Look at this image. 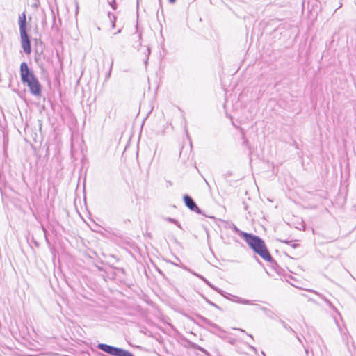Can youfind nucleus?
<instances>
[{
	"label": "nucleus",
	"instance_id": "1",
	"mask_svg": "<svg viewBox=\"0 0 356 356\" xmlns=\"http://www.w3.org/2000/svg\"><path fill=\"white\" fill-rule=\"evenodd\" d=\"M235 229L239 233L240 236L244 239L254 253L259 255L265 261L270 263L272 267L277 270L278 265L272 257L264 241L261 237L257 235L240 231L236 227Z\"/></svg>",
	"mask_w": 356,
	"mask_h": 356
},
{
	"label": "nucleus",
	"instance_id": "2",
	"mask_svg": "<svg viewBox=\"0 0 356 356\" xmlns=\"http://www.w3.org/2000/svg\"><path fill=\"white\" fill-rule=\"evenodd\" d=\"M20 77L22 83L26 84L29 81L37 77L33 71L29 67L26 62H23L20 65Z\"/></svg>",
	"mask_w": 356,
	"mask_h": 356
},
{
	"label": "nucleus",
	"instance_id": "3",
	"mask_svg": "<svg viewBox=\"0 0 356 356\" xmlns=\"http://www.w3.org/2000/svg\"><path fill=\"white\" fill-rule=\"evenodd\" d=\"M29 87L30 92L36 97H39L42 94V86L37 77L26 83Z\"/></svg>",
	"mask_w": 356,
	"mask_h": 356
},
{
	"label": "nucleus",
	"instance_id": "4",
	"mask_svg": "<svg viewBox=\"0 0 356 356\" xmlns=\"http://www.w3.org/2000/svg\"><path fill=\"white\" fill-rule=\"evenodd\" d=\"M183 200L185 205L192 211L197 213V214H202V210L198 207L193 199L188 195L185 194L183 196Z\"/></svg>",
	"mask_w": 356,
	"mask_h": 356
},
{
	"label": "nucleus",
	"instance_id": "5",
	"mask_svg": "<svg viewBox=\"0 0 356 356\" xmlns=\"http://www.w3.org/2000/svg\"><path fill=\"white\" fill-rule=\"evenodd\" d=\"M113 280L121 284H126L127 275L123 268L113 267Z\"/></svg>",
	"mask_w": 356,
	"mask_h": 356
},
{
	"label": "nucleus",
	"instance_id": "6",
	"mask_svg": "<svg viewBox=\"0 0 356 356\" xmlns=\"http://www.w3.org/2000/svg\"><path fill=\"white\" fill-rule=\"evenodd\" d=\"M21 43L25 54H30L31 52V38L27 33H20Z\"/></svg>",
	"mask_w": 356,
	"mask_h": 356
},
{
	"label": "nucleus",
	"instance_id": "7",
	"mask_svg": "<svg viewBox=\"0 0 356 356\" xmlns=\"http://www.w3.org/2000/svg\"><path fill=\"white\" fill-rule=\"evenodd\" d=\"M19 33H27V23L25 12H23L19 17Z\"/></svg>",
	"mask_w": 356,
	"mask_h": 356
},
{
	"label": "nucleus",
	"instance_id": "8",
	"mask_svg": "<svg viewBox=\"0 0 356 356\" xmlns=\"http://www.w3.org/2000/svg\"><path fill=\"white\" fill-rule=\"evenodd\" d=\"M197 318L200 321V322L204 325H208L209 327L213 328L216 330H221L220 327L216 323L211 321L209 319L204 317L200 314L196 315Z\"/></svg>",
	"mask_w": 356,
	"mask_h": 356
},
{
	"label": "nucleus",
	"instance_id": "9",
	"mask_svg": "<svg viewBox=\"0 0 356 356\" xmlns=\"http://www.w3.org/2000/svg\"><path fill=\"white\" fill-rule=\"evenodd\" d=\"M113 356H134L131 352L121 348L113 346Z\"/></svg>",
	"mask_w": 356,
	"mask_h": 356
},
{
	"label": "nucleus",
	"instance_id": "10",
	"mask_svg": "<svg viewBox=\"0 0 356 356\" xmlns=\"http://www.w3.org/2000/svg\"><path fill=\"white\" fill-rule=\"evenodd\" d=\"M195 275H196L197 277H200V279H202L205 283H207L210 287H211L212 289H213L214 290H216V291H218L219 293H220L222 296H223L225 298L229 299V298L228 297V296H232L231 294L229 293H225L223 291L220 290V289L218 288H216L214 286H213L206 278H204L203 276L200 275H198L197 273H193Z\"/></svg>",
	"mask_w": 356,
	"mask_h": 356
},
{
	"label": "nucleus",
	"instance_id": "11",
	"mask_svg": "<svg viewBox=\"0 0 356 356\" xmlns=\"http://www.w3.org/2000/svg\"><path fill=\"white\" fill-rule=\"evenodd\" d=\"M96 347L104 353L111 355V346L104 343H98Z\"/></svg>",
	"mask_w": 356,
	"mask_h": 356
},
{
	"label": "nucleus",
	"instance_id": "12",
	"mask_svg": "<svg viewBox=\"0 0 356 356\" xmlns=\"http://www.w3.org/2000/svg\"><path fill=\"white\" fill-rule=\"evenodd\" d=\"M233 297L234 298V299L232 300V301H234V302H238L240 304H243V305H253V303L252 302L251 300H245V299H243V298L238 297V296H233Z\"/></svg>",
	"mask_w": 356,
	"mask_h": 356
},
{
	"label": "nucleus",
	"instance_id": "13",
	"mask_svg": "<svg viewBox=\"0 0 356 356\" xmlns=\"http://www.w3.org/2000/svg\"><path fill=\"white\" fill-rule=\"evenodd\" d=\"M279 322L282 324V325L283 326V327L284 329H286V330L289 331L291 333H292L293 334H296V331H294L293 329H292L288 324L286 323V322H284L283 320L282 319H280L279 320Z\"/></svg>",
	"mask_w": 356,
	"mask_h": 356
},
{
	"label": "nucleus",
	"instance_id": "14",
	"mask_svg": "<svg viewBox=\"0 0 356 356\" xmlns=\"http://www.w3.org/2000/svg\"><path fill=\"white\" fill-rule=\"evenodd\" d=\"M321 298L324 300V301L329 305V307L334 310H337V309L334 307V306L331 303L330 300H328L327 298L323 297V296L320 295L319 293H316Z\"/></svg>",
	"mask_w": 356,
	"mask_h": 356
},
{
	"label": "nucleus",
	"instance_id": "15",
	"mask_svg": "<svg viewBox=\"0 0 356 356\" xmlns=\"http://www.w3.org/2000/svg\"><path fill=\"white\" fill-rule=\"evenodd\" d=\"M242 139H243V143L250 150V147L249 145V143L248 139L245 138V135L243 131H242Z\"/></svg>",
	"mask_w": 356,
	"mask_h": 356
},
{
	"label": "nucleus",
	"instance_id": "16",
	"mask_svg": "<svg viewBox=\"0 0 356 356\" xmlns=\"http://www.w3.org/2000/svg\"><path fill=\"white\" fill-rule=\"evenodd\" d=\"M166 220L175 224L179 228H181L180 223L176 219L171 218H167Z\"/></svg>",
	"mask_w": 356,
	"mask_h": 356
},
{
	"label": "nucleus",
	"instance_id": "17",
	"mask_svg": "<svg viewBox=\"0 0 356 356\" xmlns=\"http://www.w3.org/2000/svg\"><path fill=\"white\" fill-rule=\"evenodd\" d=\"M203 298L205 300V301L209 304L210 305L217 308L218 309H220V307L219 306H218L216 304H215L214 302H211V300H209L208 298H207L206 297L203 296Z\"/></svg>",
	"mask_w": 356,
	"mask_h": 356
},
{
	"label": "nucleus",
	"instance_id": "18",
	"mask_svg": "<svg viewBox=\"0 0 356 356\" xmlns=\"http://www.w3.org/2000/svg\"><path fill=\"white\" fill-rule=\"evenodd\" d=\"M258 308L259 309H261V311L264 312V313L266 314V312H271V311L263 306H261V305H257Z\"/></svg>",
	"mask_w": 356,
	"mask_h": 356
},
{
	"label": "nucleus",
	"instance_id": "19",
	"mask_svg": "<svg viewBox=\"0 0 356 356\" xmlns=\"http://www.w3.org/2000/svg\"><path fill=\"white\" fill-rule=\"evenodd\" d=\"M343 341L346 344L348 349L350 350V347H349L348 341V336L347 335L345 334L344 336H343Z\"/></svg>",
	"mask_w": 356,
	"mask_h": 356
},
{
	"label": "nucleus",
	"instance_id": "20",
	"mask_svg": "<svg viewBox=\"0 0 356 356\" xmlns=\"http://www.w3.org/2000/svg\"><path fill=\"white\" fill-rule=\"evenodd\" d=\"M42 231L44 232V236H45V238H46V241H47V242H49V241H48V238H47V229H46V228L44 227V225H42Z\"/></svg>",
	"mask_w": 356,
	"mask_h": 356
},
{
	"label": "nucleus",
	"instance_id": "21",
	"mask_svg": "<svg viewBox=\"0 0 356 356\" xmlns=\"http://www.w3.org/2000/svg\"><path fill=\"white\" fill-rule=\"evenodd\" d=\"M280 242L286 243V244H291L292 243V241H287V240H279Z\"/></svg>",
	"mask_w": 356,
	"mask_h": 356
},
{
	"label": "nucleus",
	"instance_id": "22",
	"mask_svg": "<svg viewBox=\"0 0 356 356\" xmlns=\"http://www.w3.org/2000/svg\"><path fill=\"white\" fill-rule=\"evenodd\" d=\"M197 349H198L199 350L202 351V353H207V351L202 347L199 346H197V347H195Z\"/></svg>",
	"mask_w": 356,
	"mask_h": 356
},
{
	"label": "nucleus",
	"instance_id": "23",
	"mask_svg": "<svg viewBox=\"0 0 356 356\" xmlns=\"http://www.w3.org/2000/svg\"><path fill=\"white\" fill-rule=\"evenodd\" d=\"M289 245H291V247L293 248H296L297 247L299 246V244H298V243H293V242L291 244H289Z\"/></svg>",
	"mask_w": 356,
	"mask_h": 356
},
{
	"label": "nucleus",
	"instance_id": "24",
	"mask_svg": "<svg viewBox=\"0 0 356 356\" xmlns=\"http://www.w3.org/2000/svg\"><path fill=\"white\" fill-rule=\"evenodd\" d=\"M232 175V172H229V171H228V172H227L224 175V176L225 177V178H227L228 177L231 176Z\"/></svg>",
	"mask_w": 356,
	"mask_h": 356
},
{
	"label": "nucleus",
	"instance_id": "25",
	"mask_svg": "<svg viewBox=\"0 0 356 356\" xmlns=\"http://www.w3.org/2000/svg\"><path fill=\"white\" fill-rule=\"evenodd\" d=\"M113 29L115 26V17L113 15V24H112Z\"/></svg>",
	"mask_w": 356,
	"mask_h": 356
},
{
	"label": "nucleus",
	"instance_id": "26",
	"mask_svg": "<svg viewBox=\"0 0 356 356\" xmlns=\"http://www.w3.org/2000/svg\"><path fill=\"white\" fill-rule=\"evenodd\" d=\"M249 348L252 350L254 353H257V350L255 347L252 346H249Z\"/></svg>",
	"mask_w": 356,
	"mask_h": 356
},
{
	"label": "nucleus",
	"instance_id": "27",
	"mask_svg": "<svg viewBox=\"0 0 356 356\" xmlns=\"http://www.w3.org/2000/svg\"><path fill=\"white\" fill-rule=\"evenodd\" d=\"M243 204L244 206V209L247 211L248 207V204L245 202H243Z\"/></svg>",
	"mask_w": 356,
	"mask_h": 356
},
{
	"label": "nucleus",
	"instance_id": "28",
	"mask_svg": "<svg viewBox=\"0 0 356 356\" xmlns=\"http://www.w3.org/2000/svg\"><path fill=\"white\" fill-rule=\"evenodd\" d=\"M113 10L115 9V1L113 0V6H112Z\"/></svg>",
	"mask_w": 356,
	"mask_h": 356
},
{
	"label": "nucleus",
	"instance_id": "29",
	"mask_svg": "<svg viewBox=\"0 0 356 356\" xmlns=\"http://www.w3.org/2000/svg\"><path fill=\"white\" fill-rule=\"evenodd\" d=\"M273 312L271 311V312H266V314L270 317H272V314H273Z\"/></svg>",
	"mask_w": 356,
	"mask_h": 356
},
{
	"label": "nucleus",
	"instance_id": "30",
	"mask_svg": "<svg viewBox=\"0 0 356 356\" xmlns=\"http://www.w3.org/2000/svg\"><path fill=\"white\" fill-rule=\"evenodd\" d=\"M294 335L296 336V337L298 340V341L302 343V341H301L300 338L298 336V334H294Z\"/></svg>",
	"mask_w": 356,
	"mask_h": 356
},
{
	"label": "nucleus",
	"instance_id": "31",
	"mask_svg": "<svg viewBox=\"0 0 356 356\" xmlns=\"http://www.w3.org/2000/svg\"><path fill=\"white\" fill-rule=\"evenodd\" d=\"M233 329H234V330H239V331H241V332H245L244 330L241 329V328H233Z\"/></svg>",
	"mask_w": 356,
	"mask_h": 356
},
{
	"label": "nucleus",
	"instance_id": "32",
	"mask_svg": "<svg viewBox=\"0 0 356 356\" xmlns=\"http://www.w3.org/2000/svg\"><path fill=\"white\" fill-rule=\"evenodd\" d=\"M293 145L296 147V149L298 148V144L296 141H293Z\"/></svg>",
	"mask_w": 356,
	"mask_h": 356
},
{
	"label": "nucleus",
	"instance_id": "33",
	"mask_svg": "<svg viewBox=\"0 0 356 356\" xmlns=\"http://www.w3.org/2000/svg\"><path fill=\"white\" fill-rule=\"evenodd\" d=\"M168 1L170 3L172 4V3H175L176 0H168Z\"/></svg>",
	"mask_w": 356,
	"mask_h": 356
},
{
	"label": "nucleus",
	"instance_id": "34",
	"mask_svg": "<svg viewBox=\"0 0 356 356\" xmlns=\"http://www.w3.org/2000/svg\"><path fill=\"white\" fill-rule=\"evenodd\" d=\"M111 74V65L110 66L109 70H108V76H110Z\"/></svg>",
	"mask_w": 356,
	"mask_h": 356
},
{
	"label": "nucleus",
	"instance_id": "35",
	"mask_svg": "<svg viewBox=\"0 0 356 356\" xmlns=\"http://www.w3.org/2000/svg\"><path fill=\"white\" fill-rule=\"evenodd\" d=\"M120 32V29H118L116 32L114 33V34L119 33Z\"/></svg>",
	"mask_w": 356,
	"mask_h": 356
},
{
	"label": "nucleus",
	"instance_id": "36",
	"mask_svg": "<svg viewBox=\"0 0 356 356\" xmlns=\"http://www.w3.org/2000/svg\"><path fill=\"white\" fill-rule=\"evenodd\" d=\"M248 334V335L251 339H253V337H252V334Z\"/></svg>",
	"mask_w": 356,
	"mask_h": 356
},
{
	"label": "nucleus",
	"instance_id": "37",
	"mask_svg": "<svg viewBox=\"0 0 356 356\" xmlns=\"http://www.w3.org/2000/svg\"><path fill=\"white\" fill-rule=\"evenodd\" d=\"M137 37L138 38V39L140 40L141 38V34H139L138 35H137Z\"/></svg>",
	"mask_w": 356,
	"mask_h": 356
},
{
	"label": "nucleus",
	"instance_id": "38",
	"mask_svg": "<svg viewBox=\"0 0 356 356\" xmlns=\"http://www.w3.org/2000/svg\"><path fill=\"white\" fill-rule=\"evenodd\" d=\"M107 1H108V3L111 6V1L110 0H107Z\"/></svg>",
	"mask_w": 356,
	"mask_h": 356
},
{
	"label": "nucleus",
	"instance_id": "39",
	"mask_svg": "<svg viewBox=\"0 0 356 356\" xmlns=\"http://www.w3.org/2000/svg\"><path fill=\"white\" fill-rule=\"evenodd\" d=\"M262 356H266V354L264 351L261 352Z\"/></svg>",
	"mask_w": 356,
	"mask_h": 356
},
{
	"label": "nucleus",
	"instance_id": "40",
	"mask_svg": "<svg viewBox=\"0 0 356 356\" xmlns=\"http://www.w3.org/2000/svg\"><path fill=\"white\" fill-rule=\"evenodd\" d=\"M111 15V12H108V16L110 17V15Z\"/></svg>",
	"mask_w": 356,
	"mask_h": 356
},
{
	"label": "nucleus",
	"instance_id": "41",
	"mask_svg": "<svg viewBox=\"0 0 356 356\" xmlns=\"http://www.w3.org/2000/svg\"><path fill=\"white\" fill-rule=\"evenodd\" d=\"M140 45H141V42H138V44L137 45V47H139V46H140Z\"/></svg>",
	"mask_w": 356,
	"mask_h": 356
},
{
	"label": "nucleus",
	"instance_id": "42",
	"mask_svg": "<svg viewBox=\"0 0 356 356\" xmlns=\"http://www.w3.org/2000/svg\"><path fill=\"white\" fill-rule=\"evenodd\" d=\"M147 51H148V54L150 53V49L149 48L147 49Z\"/></svg>",
	"mask_w": 356,
	"mask_h": 356
}]
</instances>
